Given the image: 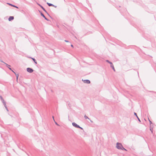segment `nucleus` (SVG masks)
Instances as JSON below:
<instances>
[{
  "instance_id": "18",
  "label": "nucleus",
  "mask_w": 156,
  "mask_h": 156,
  "mask_svg": "<svg viewBox=\"0 0 156 156\" xmlns=\"http://www.w3.org/2000/svg\"><path fill=\"white\" fill-rule=\"evenodd\" d=\"M52 117H53V119H54V122H55V124H56V125H57V126H60V125H59L58 124V123H57L55 121V120H54V116H52Z\"/></svg>"
},
{
  "instance_id": "12",
  "label": "nucleus",
  "mask_w": 156,
  "mask_h": 156,
  "mask_svg": "<svg viewBox=\"0 0 156 156\" xmlns=\"http://www.w3.org/2000/svg\"><path fill=\"white\" fill-rule=\"evenodd\" d=\"M30 58L32 59L33 60V61L34 62V63L35 64H37V62L36 61V59H35V58H32V57H30Z\"/></svg>"
},
{
  "instance_id": "15",
  "label": "nucleus",
  "mask_w": 156,
  "mask_h": 156,
  "mask_svg": "<svg viewBox=\"0 0 156 156\" xmlns=\"http://www.w3.org/2000/svg\"><path fill=\"white\" fill-rule=\"evenodd\" d=\"M151 125L150 129L151 132V133H153V128L151 127Z\"/></svg>"
},
{
  "instance_id": "13",
  "label": "nucleus",
  "mask_w": 156,
  "mask_h": 156,
  "mask_svg": "<svg viewBox=\"0 0 156 156\" xmlns=\"http://www.w3.org/2000/svg\"><path fill=\"white\" fill-rule=\"evenodd\" d=\"M110 67L112 68V69H113V70H114V71H115V69L114 67V65H113V64L112 63V64H111V65H110Z\"/></svg>"
},
{
  "instance_id": "3",
  "label": "nucleus",
  "mask_w": 156,
  "mask_h": 156,
  "mask_svg": "<svg viewBox=\"0 0 156 156\" xmlns=\"http://www.w3.org/2000/svg\"><path fill=\"white\" fill-rule=\"evenodd\" d=\"M0 62H3V63L4 64H5L6 65V66L8 67V69L10 70H12V69L10 68L9 67H10L11 66L9 65H8V64L5 63V62H4L2 60H0Z\"/></svg>"
},
{
  "instance_id": "22",
  "label": "nucleus",
  "mask_w": 156,
  "mask_h": 156,
  "mask_svg": "<svg viewBox=\"0 0 156 156\" xmlns=\"http://www.w3.org/2000/svg\"><path fill=\"white\" fill-rule=\"evenodd\" d=\"M148 120L149 121V122H150V125H151V124H152V122L151 120H150L148 118Z\"/></svg>"
},
{
  "instance_id": "19",
  "label": "nucleus",
  "mask_w": 156,
  "mask_h": 156,
  "mask_svg": "<svg viewBox=\"0 0 156 156\" xmlns=\"http://www.w3.org/2000/svg\"><path fill=\"white\" fill-rule=\"evenodd\" d=\"M84 118L85 119H89V120H90V119L87 116H86V115H84Z\"/></svg>"
},
{
  "instance_id": "27",
  "label": "nucleus",
  "mask_w": 156,
  "mask_h": 156,
  "mask_svg": "<svg viewBox=\"0 0 156 156\" xmlns=\"http://www.w3.org/2000/svg\"><path fill=\"white\" fill-rule=\"evenodd\" d=\"M65 41L66 42H69V41L68 40H65Z\"/></svg>"
},
{
  "instance_id": "21",
  "label": "nucleus",
  "mask_w": 156,
  "mask_h": 156,
  "mask_svg": "<svg viewBox=\"0 0 156 156\" xmlns=\"http://www.w3.org/2000/svg\"><path fill=\"white\" fill-rule=\"evenodd\" d=\"M4 106L5 108L6 109V110L8 112L9 111V110H8V108H7V107L6 106V104L5 105H4Z\"/></svg>"
},
{
  "instance_id": "30",
  "label": "nucleus",
  "mask_w": 156,
  "mask_h": 156,
  "mask_svg": "<svg viewBox=\"0 0 156 156\" xmlns=\"http://www.w3.org/2000/svg\"><path fill=\"white\" fill-rule=\"evenodd\" d=\"M71 47H72V48H73V45L71 44Z\"/></svg>"
},
{
  "instance_id": "26",
  "label": "nucleus",
  "mask_w": 156,
  "mask_h": 156,
  "mask_svg": "<svg viewBox=\"0 0 156 156\" xmlns=\"http://www.w3.org/2000/svg\"><path fill=\"white\" fill-rule=\"evenodd\" d=\"M12 72L15 74H16V73L12 69V70H11Z\"/></svg>"
},
{
  "instance_id": "24",
  "label": "nucleus",
  "mask_w": 156,
  "mask_h": 156,
  "mask_svg": "<svg viewBox=\"0 0 156 156\" xmlns=\"http://www.w3.org/2000/svg\"><path fill=\"white\" fill-rule=\"evenodd\" d=\"M0 98L1 100H2V99H3L1 95H0Z\"/></svg>"
},
{
  "instance_id": "25",
  "label": "nucleus",
  "mask_w": 156,
  "mask_h": 156,
  "mask_svg": "<svg viewBox=\"0 0 156 156\" xmlns=\"http://www.w3.org/2000/svg\"><path fill=\"white\" fill-rule=\"evenodd\" d=\"M80 128V129H82V130H83V128L80 127V126H79V128Z\"/></svg>"
},
{
  "instance_id": "23",
  "label": "nucleus",
  "mask_w": 156,
  "mask_h": 156,
  "mask_svg": "<svg viewBox=\"0 0 156 156\" xmlns=\"http://www.w3.org/2000/svg\"><path fill=\"white\" fill-rule=\"evenodd\" d=\"M44 18V19H45V20H46L48 21H49V20L48 19H47V18H46V17H45V16Z\"/></svg>"
},
{
  "instance_id": "6",
  "label": "nucleus",
  "mask_w": 156,
  "mask_h": 156,
  "mask_svg": "<svg viewBox=\"0 0 156 156\" xmlns=\"http://www.w3.org/2000/svg\"><path fill=\"white\" fill-rule=\"evenodd\" d=\"M37 4L41 7V8L43 10V11H44L46 13H47V11L42 5L38 3H37Z\"/></svg>"
},
{
  "instance_id": "20",
  "label": "nucleus",
  "mask_w": 156,
  "mask_h": 156,
  "mask_svg": "<svg viewBox=\"0 0 156 156\" xmlns=\"http://www.w3.org/2000/svg\"><path fill=\"white\" fill-rule=\"evenodd\" d=\"M106 62H108V63H109L110 65L112 64V62L110 61H109L108 60H106Z\"/></svg>"
},
{
  "instance_id": "8",
  "label": "nucleus",
  "mask_w": 156,
  "mask_h": 156,
  "mask_svg": "<svg viewBox=\"0 0 156 156\" xmlns=\"http://www.w3.org/2000/svg\"><path fill=\"white\" fill-rule=\"evenodd\" d=\"M14 19V16H10L8 19L9 21H10L13 20Z\"/></svg>"
},
{
  "instance_id": "10",
  "label": "nucleus",
  "mask_w": 156,
  "mask_h": 156,
  "mask_svg": "<svg viewBox=\"0 0 156 156\" xmlns=\"http://www.w3.org/2000/svg\"><path fill=\"white\" fill-rule=\"evenodd\" d=\"M134 115H135V116H136V118H137V119H138V121H139V122H141V121H140V119L138 117V116H137V114L136 113V112H134Z\"/></svg>"
},
{
  "instance_id": "2",
  "label": "nucleus",
  "mask_w": 156,
  "mask_h": 156,
  "mask_svg": "<svg viewBox=\"0 0 156 156\" xmlns=\"http://www.w3.org/2000/svg\"><path fill=\"white\" fill-rule=\"evenodd\" d=\"M27 71L29 73H31L34 72V70L32 68L29 67L27 68Z\"/></svg>"
},
{
  "instance_id": "5",
  "label": "nucleus",
  "mask_w": 156,
  "mask_h": 156,
  "mask_svg": "<svg viewBox=\"0 0 156 156\" xmlns=\"http://www.w3.org/2000/svg\"><path fill=\"white\" fill-rule=\"evenodd\" d=\"M72 125L76 128H79V126L74 122L72 123Z\"/></svg>"
},
{
  "instance_id": "11",
  "label": "nucleus",
  "mask_w": 156,
  "mask_h": 156,
  "mask_svg": "<svg viewBox=\"0 0 156 156\" xmlns=\"http://www.w3.org/2000/svg\"><path fill=\"white\" fill-rule=\"evenodd\" d=\"M1 101H2V103H3L4 105H5L6 104V102L4 101L3 98L2 99V100H1Z\"/></svg>"
},
{
  "instance_id": "31",
  "label": "nucleus",
  "mask_w": 156,
  "mask_h": 156,
  "mask_svg": "<svg viewBox=\"0 0 156 156\" xmlns=\"http://www.w3.org/2000/svg\"><path fill=\"white\" fill-rule=\"evenodd\" d=\"M48 15V12H47V13H46Z\"/></svg>"
},
{
  "instance_id": "7",
  "label": "nucleus",
  "mask_w": 156,
  "mask_h": 156,
  "mask_svg": "<svg viewBox=\"0 0 156 156\" xmlns=\"http://www.w3.org/2000/svg\"><path fill=\"white\" fill-rule=\"evenodd\" d=\"M47 4L49 6H53V7H54L56 8L57 7V6L54 5H53L52 4H51V3H49L48 2H47Z\"/></svg>"
},
{
  "instance_id": "28",
  "label": "nucleus",
  "mask_w": 156,
  "mask_h": 156,
  "mask_svg": "<svg viewBox=\"0 0 156 156\" xmlns=\"http://www.w3.org/2000/svg\"><path fill=\"white\" fill-rule=\"evenodd\" d=\"M48 15L51 18H52L51 17V16H50V15L49 14H48Z\"/></svg>"
},
{
  "instance_id": "1",
  "label": "nucleus",
  "mask_w": 156,
  "mask_h": 156,
  "mask_svg": "<svg viewBox=\"0 0 156 156\" xmlns=\"http://www.w3.org/2000/svg\"><path fill=\"white\" fill-rule=\"evenodd\" d=\"M123 146L121 143L118 142L116 143V147L119 150H121Z\"/></svg>"
},
{
  "instance_id": "29",
  "label": "nucleus",
  "mask_w": 156,
  "mask_h": 156,
  "mask_svg": "<svg viewBox=\"0 0 156 156\" xmlns=\"http://www.w3.org/2000/svg\"><path fill=\"white\" fill-rule=\"evenodd\" d=\"M90 120V122L91 123H93V121L92 120H91L90 119V120Z\"/></svg>"
},
{
  "instance_id": "4",
  "label": "nucleus",
  "mask_w": 156,
  "mask_h": 156,
  "mask_svg": "<svg viewBox=\"0 0 156 156\" xmlns=\"http://www.w3.org/2000/svg\"><path fill=\"white\" fill-rule=\"evenodd\" d=\"M82 80L83 81V82L85 83H87V84H90V81L89 80Z\"/></svg>"
},
{
  "instance_id": "16",
  "label": "nucleus",
  "mask_w": 156,
  "mask_h": 156,
  "mask_svg": "<svg viewBox=\"0 0 156 156\" xmlns=\"http://www.w3.org/2000/svg\"><path fill=\"white\" fill-rule=\"evenodd\" d=\"M122 147V148H121V150H123V151H127V150L125 148L123 147H123Z\"/></svg>"
},
{
  "instance_id": "9",
  "label": "nucleus",
  "mask_w": 156,
  "mask_h": 156,
  "mask_svg": "<svg viewBox=\"0 0 156 156\" xmlns=\"http://www.w3.org/2000/svg\"><path fill=\"white\" fill-rule=\"evenodd\" d=\"M7 4L9 5L10 6H12V7H15V8H18V7L17 6H16L15 5H12V4H11L8 3H7Z\"/></svg>"
},
{
  "instance_id": "17",
  "label": "nucleus",
  "mask_w": 156,
  "mask_h": 156,
  "mask_svg": "<svg viewBox=\"0 0 156 156\" xmlns=\"http://www.w3.org/2000/svg\"><path fill=\"white\" fill-rule=\"evenodd\" d=\"M15 75L16 76V79L17 80L19 77V73H16Z\"/></svg>"
},
{
  "instance_id": "14",
  "label": "nucleus",
  "mask_w": 156,
  "mask_h": 156,
  "mask_svg": "<svg viewBox=\"0 0 156 156\" xmlns=\"http://www.w3.org/2000/svg\"><path fill=\"white\" fill-rule=\"evenodd\" d=\"M39 12H40V13L41 14V16H42L43 18H44L45 17V16L44 15V14L41 11H39Z\"/></svg>"
}]
</instances>
